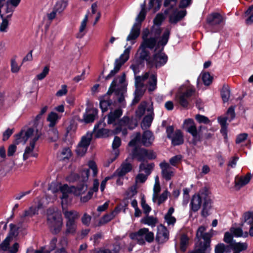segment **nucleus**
Segmentation results:
<instances>
[{
  "instance_id": "1",
  "label": "nucleus",
  "mask_w": 253,
  "mask_h": 253,
  "mask_svg": "<svg viewBox=\"0 0 253 253\" xmlns=\"http://www.w3.org/2000/svg\"><path fill=\"white\" fill-rule=\"evenodd\" d=\"M142 39V42L136 54L138 59L130 66L135 75L139 72V65L144 61H146L147 64L148 65V60L151 59L152 57L149 56V52L146 48L152 49L154 48L156 43L157 39L155 37L149 36V30L148 28L143 30Z\"/></svg>"
},
{
  "instance_id": "2",
  "label": "nucleus",
  "mask_w": 253,
  "mask_h": 253,
  "mask_svg": "<svg viewBox=\"0 0 253 253\" xmlns=\"http://www.w3.org/2000/svg\"><path fill=\"white\" fill-rule=\"evenodd\" d=\"M170 29L166 28L162 37L156 40V45L154 47V53L151 59L148 60V65L156 68L164 65L168 61V57L163 51L164 46L168 42Z\"/></svg>"
},
{
  "instance_id": "3",
  "label": "nucleus",
  "mask_w": 253,
  "mask_h": 253,
  "mask_svg": "<svg viewBox=\"0 0 253 253\" xmlns=\"http://www.w3.org/2000/svg\"><path fill=\"white\" fill-rule=\"evenodd\" d=\"M206 227L200 226L196 233V237L198 243L196 244L195 249L191 253H210L211 250L210 248L211 238L213 235V230L205 233Z\"/></svg>"
},
{
  "instance_id": "4",
  "label": "nucleus",
  "mask_w": 253,
  "mask_h": 253,
  "mask_svg": "<svg viewBox=\"0 0 253 253\" xmlns=\"http://www.w3.org/2000/svg\"><path fill=\"white\" fill-rule=\"evenodd\" d=\"M127 150L129 157L132 159H136L143 162L147 159H154L156 158V154L152 150H147L142 147L141 143H128Z\"/></svg>"
},
{
  "instance_id": "5",
  "label": "nucleus",
  "mask_w": 253,
  "mask_h": 253,
  "mask_svg": "<svg viewBox=\"0 0 253 253\" xmlns=\"http://www.w3.org/2000/svg\"><path fill=\"white\" fill-rule=\"evenodd\" d=\"M14 137L15 142H26L28 141L36 142L43 140L44 134L39 129L35 131L33 128L24 127L19 133L15 134Z\"/></svg>"
},
{
  "instance_id": "6",
  "label": "nucleus",
  "mask_w": 253,
  "mask_h": 253,
  "mask_svg": "<svg viewBox=\"0 0 253 253\" xmlns=\"http://www.w3.org/2000/svg\"><path fill=\"white\" fill-rule=\"evenodd\" d=\"M47 223L50 231L54 234L60 232L63 225V219L60 211L55 207L47 210Z\"/></svg>"
},
{
  "instance_id": "7",
  "label": "nucleus",
  "mask_w": 253,
  "mask_h": 253,
  "mask_svg": "<svg viewBox=\"0 0 253 253\" xmlns=\"http://www.w3.org/2000/svg\"><path fill=\"white\" fill-rule=\"evenodd\" d=\"M115 91L117 95L118 102L121 105L124 106L125 93H126V84L125 82V75L117 77L112 82L110 87L107 92L108 94H111Z\"/></svg>"
},
{
  "instance_id": "8",
  "label": "nucleus",
  "mask_w": 253,
  "mask_h": 253,
  "mask_svg": "<svg viewBox=\"0 0 253 253\" xmlns=\"http://www.w3.org/2000/svg\"><path fill=\"white\" fill-rule=\"evenodd\" d=\"M49 190L55 194L54 199L55 200L58 196L59 197L61 200V205L63 208L64 205H67L70 202L69 195L72 189H70V187L67 184L62 185L60 183L53 182L50 184Z\"/></svg>"
},
{
  "instance_id": "9",
  "label": "nucleus",
  "mask_w": 253,
  "mask_h": 253,
  "mask_svg": "<svg viewBox=\"0 0 253 253\" xmlns=\"http://www.w3.org/2000/svg\"><path fill=\"white\" fill-rule=\"evenodd\" d=\"M135 86L136 88L148 87L149 91L154 90L157 87V76L150 72H146L142 76H135Z\"/></svg>"
},
{
  "instance_id": "10",
  "label": "nucleus",
  "mask_w": 253,
  "mask_h": 253,
  "mask_svg": "<svg viewBox=\"0 0 253 253\" xmlns=\"http://www.w3.org/2000/svg\"><path fill=\"white\" fill-rule=\"evenodd\" d=\"M141 6V10L136 18V22L134 24L129 34L126 38V41L130 42L131 44L135 43V40L139 36L141 22L146 16L145 1Z\"/></svg>"
},
{
  "instance_id": "11",
  "label": "nucleus",
  "mask_w": 253,
  "mask_h": 253,
  "mask_svg": "<svg viewBox=\"0 0 253 253\" xmlns=\"http://www.w3.org/2000/svg\"><path fill=\"white\" fill-rule=\"evenodd\" d=\"M129 237L131 240L136 241L138 245L143 246L146 242L151 243L154 241V234L150 231L148 228L143 227L137 232L131 233Z\"/></svg>"
},
{
  "instance_id": "12",
  "label": "nucleus",
  "mask_w": 253,
  "mask_h": 253,
  "mask_svg": "<svg viewBox=\"0 0 253 253\" xmlns=\"http://www.w3.org/2000/svg\"><path fill=\"white\" fill-rule=\"evenodd\" d=\"M117 126L113 130V133L116 134L122 132L125 136L127 134V129H133L137 126V123L135 121L130 120L127 117H124L118 122Z\"/></svg>"
},
{
  "instance_id": "13",
  "label": "nucleus",
  "mask_w": 253,
  "mask_h": 253,
  "mask_svg": "<svg viewBox=\"0 0 253 253\" xmlns=\"http://www.w3.org/2000/svg\"><path fill=\"white\" fill-rule=\"evenodd\" d=\"M126 49L118 59L115 61V67L110 73L106 76V80L109 79L114 76L120 69L121 66L128 60L129 57V53L131 49V46H125Z\"/></svg>"
},
{
  "instance_id": "14",
  "label": "nucleus",
  "mask_w": 253,
  "mask_h": 253,
  "mask_svg": "<svg viewBox=\"0 0 253 253\" xmlns=\"http://www.w3.org/2000/svg\"><path fill=\"white\" fill-rule=\"evenodd\" d=\"M168 13V11L165 10L164 14L160 13L157 14L153 20L154 25L152 27L151 31H149V36L155 37L157 40H158L161 37L160 35L162 31L160 26L165 19L166 15Z\"/></svg>"
},
{
  "instance_id": "15",
  "label": "nucleus",
  "mask_w": 253,
  "mask_h": 253,
  "mask_svg": "<svg viewBox=\"0 0 253 253\" xmlns=\"http://www.w3.org/2000/svg\"><path fill=\"white\" fill-rule=\"evenodd\" d=\"M195 89L194 87H189L185 91H179L175 96V100L181 106L186 108L191 97L195 96Z\"/></svg>"
},
{
  "instance_id": "16",
  "label": "nucleus",
  "mask_w": 253,
  "mask_h": 253,
  "mask_svg": "<svg viewBox=\"0 0 253 253\" xmlns=\"http://www.w3.org/2000/svg\"><path fill=\"white\" fill-rule=\"evenodd\" d=\"M89 170V169H85L82 171V183L79 184L77 187L72 186L70 187L72 189L70 193L74 192L76 195H79L84 193L87 190V186L86 182L88 178Z\"/></svg>"
},
{
  "instance_id": "17",
  "label": "nucleus",
  "mask_w": 253,
  "mask_h": 253,
  "mask_svg": "<svg viewBox=\"0 0 253 253\" xmlns=\"http://www.w3.org/2000/svg\"><path fill=\"white\" fill-rule=\"evenodd\" d=\"M166 132L167 137L171 141V142H183V135L180 129L174 130L172 126L167 127Z\"/></svg>"
},
{
  "instance_id": "18",
  "label": "nucleus",
  "mask_w": 253,
  "mask_h": 253,
  "mask_svg": "<svg viewBox=\"0 0 253 253\" xmlns=\"http://www.w3.org/2000/svg\"><path fill=\"white\" fill-rule=\"evenodd\" d=\"M183 126L185 130L190 133L194 139H198L199 138V132L197 129L193 120L191 119L185 120L184 121Z\"/></svg>"
},
{
  "instance_id": "19",
  "label": "nucleus",
  "mask_w": 253,
  "mask_h": 253,
  "mask_svg": "<svg viewBox=\"0 0 253 253\" xmlns=\"http://www.w3.org/2000/svg\"><path fill=\"white\" fill-rule=\"evenodd\" d=\"M169 239V232L167 228L161 224L157 227L156 240L159 244H163Z\"/></svg>"
},
{
  "instance_id": "20",
  "label": "nucleus",
  "mask_w": 253,
  "mask_h": 253,
  "mask_svg": "<svg viewBox=\"0 0 253 253\" xmlns=\"http://www.w3.org/2000/svg\"><path fill=\"white\" fill-rule=\"evenodd\" d=\"M159 166L161 169L162 175L166 180H169L174 175V169L165 161L161 162Z\"/></svg>"
},
{
  "instance_id": "21",
  "label": "nucleus",
  "mask_w": 253,
  "mask_h": 253,
  "mask_svg": "<svg viewBox=\"0 0 253 253\" xmlns=\"http://www.w3.org/2000/svg\"><path fill=\"white\" fill-rule=\"evenodd\" d=\"M10 231L8 235L2 241L0 245V250L7 251L9 249V245L13 237L16 236L17 232L15 230V226L12 224H10Z\"/></svg>"
},
{
  "instance_id": "22",
  "label": "nucleus",
  "mask_w": 253,
  "mask_h": 253,
  "mask_svg": "<svg viewBox=\"0 0 253 253\" xmlns=\"http://www.w3.org/2000/svg\"><path fill=\"white\" fill-rule=\"evenodd\" d=\"M147 111L148 114L143 118L141 124L143 129H146L150 127L154 119V114L152 104L149 105Z\"/></svg>"
},
{
  "instance_id": "23",
  "label": "nucleus",
  "mask_w": 253,
  "mask_h": 253,
  "mask_svg": "<svg viewBox=\"0 0 253 253\" xmlns=\"http://www.w3.org/2000/svg\"><path fill=\"white\" fill-rule=\"evenodd\" d=\"M64 205L63 208V213L66 220V222H77L80 218V213L75 210H67L65 209Z\"/></svg>"
},
{
  "instance_id": "24",
  "label": "nucleus",
  "mask_w": 253,
  "mask_h": 253,
  "mask_svg": "<svg viewBox=\"0 0 253 253\" xmlns=\"http://www.w3.org/2000/svg\"><path fill=\"white\" fill-rule=\"evenodd\" d=\"M129 159L128 157L121 165L120 168L118 169L114 173V176L119 177L125 175L126 173L129 172L132 169V165L128 162Z\"/></svg>"
},
{
  "instance_id": "25",
  "label": "nucleus",
  "mask_w": 253,
  "mask_h": 253,
  "mask_svg": "<svg viewBox=\"0 0 253 253\" xmlns=\"http://www.w3.org/2000/svg\"><path fill=\"white\" fill-rule=\"evenodd\" d=\"M204 194H202L201 196L194 195L192 196L190 202V207L193 211H197L200 209L202 203V199L206 198L204 197Z\"/></svg>"
},
{
  "instance_id": "26",
  "label": "nucleus",
  "mask_w": 253,
  "mask_h": 253,
  "mask_svg": "<svg viewBox=\"0 0 253 253\" xmlns=\"http://www.w3.org/2000/svg\"><path fill=\"white\" fill-rule=\"evenodd\" d=\"M244 223H247L251 225L248 234L253 237V212H246L244 213L242 217V226Z\"/></svg>"
},
{
  "instance_id": "27",
  "label": "nucleus",
  "mask_w": 253,
  "mask_h": 253,
  "mask_svg": "<svg viewBox=\"0 0 253 253\" xmlns=\"http://www.w3.org/2000/svg\"><path fill=\"white\" fill-rule=\"evenodd\" d=\"M251 174L248 173L244 176H236L235 179V187L239 190L242 187L248 184L251 179Z\"/></svg>"
},
{
  "instance_id": "28",
  "label": "nucleus",
  "mask_w": 253,
  "mask_h": 253,
  "mask_svg": "<svg viewBox=\"0 0 253 253\" xmlns=\"http://www.w3.org/2000/svg\"><path fill=\"white\" fill-rule=\"evenodd\" d=\"M37 156L38 153L35 149V143H30L28 146L26 147L23 156L24 160H26L31 157H37Z\"/></svg>"
},
{
  "instance_id": "29",
  "label": "nucleus",
  "mask_w": 253,
  "mask_h": 253,
  "mask_svg": "<svg viewBox=\"0 0 253 253\" xmlns=\"http://www.w3.org/2000/svg\"><path fill=\"white\" fill-rule=\"evenodd\" d=\"M42 208V204L41 201H38L37 205L32 206L28 210L25 211L22 216L23 217H32L34 215L38 214L39 210Z\"/></svg>"
},
{
  "instance_id": "30",
  "label": "nucleus",
  "mask_w": 253,
  "mask_h": 253,
  "mask_svg": "<svg viewBox=\"0 0 253 253\" xmlns=\"http://www.w3.org/2000/svg\"><path fill=\"white\" fill-rule=\"evenodd\" d=\"M98 113L96 109L91 108L86 111L84 115L83 120L85 123H89L93 122Z\"/></svg>"
},
{
  "instance_id": "31",
  "label": "nucleus",
  "mask_w": 253,
  "mask_h": 253,
  "mask_svg": "<svg viewBox=\"0 0 253 253\" xmlns=\"http://www.w3.org/2000/svg\"><path fill=\"white\" fill-rule=\"evenodd\" d=\"M122 115V111L120 109H116L113 111L110 112L108 115V124L117 125L116 122Z\"/></svg>"
},
{
  "instance_id": "32",
  "label": "nucleus",
  "mask_w": 253,
  "mask_h": 253,
  "mask_svg": "<svg viewBox=\"0 0 253 253\" xmlns=\"http://www.w3.org/2000/svg\"><path fill=\"white\" fill-rule=\"evenodd\" d=\"M186 14L185 10H176L169 17V22L171 23H176L183 18Z\"/></svg>"
},
{
  "instance_id": "33",
  "label": "nucleus",
  "mask_w": 253,
  "mask_h": 253,
  "mask_svg": "<svg viewBox=\"0 0 253 253\" xmlns=\"http://www.w3.org/2000/svg\"><path fill=\"white\" fill-rule=\"evenodd\" d=\"M227 117L220 116L217 118L218 122L221 127L220 132L225 139L227 137Z\"/></svg>"
},
{
  "instance_id": "34",
  "label": "nucleus",
  "mask_w": 253,
  "mask_h": 253,
  "mask_svg": "<svg viewBox=\"0 0 253 253\" xmlns=\"http://www.w3.org/2000/svg\"><path fill=\"white\" fill-rule=\"evenodd\" d=\"M222 16L217 13H212L207 18V22L211 25L219 24L223 21Z\"/></svg>"
},
{
  "instance_id": "35",
  "label": "nucleus",
  "mask_w": 253,
  "mask_h": 253,
  "mask_svg": "<svg viewBox=\"0 0 253 253\" xmlns=\"http://www.w3.org/2000/svg\"><path fill=\"white\" fill-rule=\"evenodd\" d=\"M98 125H96L94 128V135L96 137H106L113 133V131H111L106 128L98 129Z\"/></svg>"
},
{
  "instance_id": "36",
  "label": "nucleus",
  "mask_w": 253,
  "mask_h": 253,
  "mask_svg": "<svg viewBox=\"0 0 253 253\" xmlns=\"http://www.w3.org/2000/svg\"><path fill=\"white\" fill-rule=\"evenodd\" d=\"M109 94L107 93L106 94L102 97L100 99V107L102 112H105L109 108H111L112 102L108 98Z\"/></svg>"
},
{
  "instance_id": "37",
  "label": "nucleus",
  "mask_w": 253,
  "mask_h": 253,
  "mask_svg": "<svg viewBox=\"0 0 253 253\" xmlns=\"http://www.w3.org/2000/svg\"><path fill=\"white\" fill-rule=\"evenodd\" d=\"M88 20V15L86 14L81 23L79 31L77 34L76 37L79 39L82 38L86 33V27Z\"/></svg>"
},
{
  "instance_id": "38",
  "label": "nucleus",
  "mask_w": 253,
  "mask_h": 253,
  "mask_svg": "<svg viewBox=\"0 0 253 253\" xmlns=\"http://www.w3.org/2000/svg\"><path fill=\"white\" fill-rule=\"evenodd\" d=\"M60 118L61 116L54 112H51L47 117V121L49 122V127H52L54 126Z\"/></svg>"
},
{
  "instance_id": "39",
  "label": "nucleus",
  "mask_w": 253,
  "mask_h": 253,
  "mask_svg": "<svg viewBox=\"0 0 253 253\" xmlns=\"http://www.w3.org/2000/svg\"><path fill=\"white\" fill-rule=\"evenodd\" d=\"M230 232L236 237L246 238L249 235L247 231L243 232L242 229L240 227H231L230 229Z\"/></svg>"
},
{
  "instance_id": "40",
  "label": "nucleus",
  "mask_w": 253,
  "mask_h": 253,
  "mask_svg": "<svg viewBox=\"0 0 253 253\" xmlns=\"http://www.w3.org/2000/svg\"><path fill=\"white\" fill-rule=\"evenodd\" d=\"M141 222L152 228H154L158 223V219L153 216L147 215L141 219Z\"/></svg>"
},
{
  "instance_id": "41",
  "label": "nucleus",
  "mask_w": 253,
  "mask_h": 253,
  "mask_svg": "<svg viewBox=\"0 0 253 253\" xmlns=\"http://www.w3.org/2000/svg\"><path fill=\"white\" fill-rule=\"evenodd\" d=\"M211 200L209 197H207L205 199L203 210L201 213L203 216L207 217L209 215V211L211 208Z\"/></svg>"
},
{
  "instance_id": "42",
  "label": "nucleus",
  "mask_w": 253,
  "mask_h": 253,
  "mask_svg": "<svg viewBox=\"0 0 253 253\" xmlns=\"http://www.w3.org/2000/svg\"><path fill=\"white\" fill-rule=\"evenodd\" d=\"M66 233L74 234L77 229V222H66Z\"/></svg>"
},
{
  "instance_id": "43",
  "label": "nucleus",
  "mask_w": 253,
  "mask_h": 253,
  "mask_svg": "<svg viewBox=\"0 0 253 253\" xmlns=\"http://www.w3.org/2000/svg\"><path fill=\"white\" fill-rule=\"evenodd\" d=\"M231 248L234 251H237L239 253L246 250L248 248V244L246 243H236L234 242L231 245Z\"/></svg>"
},
{
  "instance_id": "44",
  "label": "nucleus",
  "mask_w": 253,
  "mask_h": 253,
  "mask_svg": "<svg viewBox=\"0 0 253 253\" xmlns=\"http://www.w3.org/2000/svg\"><path fill=\"white\" fill-rule=\"evenodd\" d=\"M154 167L153 163L145 164L141 163L139 166V170L140 171H144L145 174L147 175H149Z\"/></svg>"
},
{
  "instance_id": "45",
  "label": "nucleus",
  "mask_w": 253,
  "mask_h": 253,
  "mask_svg": "<svg viewBox=\"0 0 253 253\" xmlns=\"http://www.w3.org/2000/svg\"><path fill=\"white\" fill-rule=\"evenodd\" d=\"M120 146L121 143H112L113 153L115 155V157L113 158H111L109 160H108L107 164H105L106 167H108L109 165L112 163L119 155L120 152L118 150V148L120 147Z\"/></svg>"
},
{
  "instance_id": "46",
  "label": "nucleus",
  "mask_w": 253,
  "mask_h": 253,
  "mask_svg": "<svg viewBox=\"0 0 253 253\" xmlns=\"http://www.w3.org/2000/svg\"><path fill=\"white\" fill-rule=\"evenodd\" d=\"M163 0H150L149 3V9H153L154 13L159 10L160 8Z\"/></svg>"
},
{
  "instance_id": "47",
  "label": "nucleus",
  "mask_w": 253,
  "mask_h": 253,
  "mask_svg": "<svg viewBox=\"0 0 253 253\" xmlns=\"http://www.w3.org/2000/svg\"><path fill=\"white\" fill-rule=\"evenodd\" d=\"M89 143H78L76 151L78 156H83L86 152Z\"/></svg>"
},
{
  "instance_id": "48",
  "label": "nucleus",
  "mask_w": 253,
  "mask_h": 253,
  "mask_svg": "<svg viewBox=\"0 0 253 253\" xmlns=\"http://www.w3.org/2000/svg\"><path fill=\"white\" fill-rule=\"evenodd\" d=\"M2 19V22L0 25V32H7L9 25V21L10 19L4 17V14L0 15Z\"/></svg>"
},
{
  "instance_id": "49",
  "label": "nucleus",
  "mask_w": 253,
  "mask_h": 253,
  "mask_svg": "<svg viewBox=\"0 0 253 253\" xmlns=\"http://www.w3.org/2000/svg\"><path fill=\"white\" fill-rule=\"evenodd\" d=\"M230 94V92L228 86L224 85L221 90V96L224 102H226L229 100Z\"/></svg>"
},
{
  "instance_id": "50",
  "label": "nucleus",
  "mask_w": 253,
  "mask_h": 253,
  "mask_svg": "<svg viewBox=\"0 0 253 253\" xmlns=\"http://www.w3.org/2000/svg\"><path fill=\"white\" fill-rule=\"evenodd\" d=\"M245 15L248 17L246 20V23L249 25L253 23V5L250 6L245 12Z\"/></svg>"
},
{
  "instance_id": "51",
  "label": "nucleus",
  "mask_w": 253,
  "mask_h": 253,
  "mask_svg": "<svg viewBox=\"0 0 253 253\" xmlns=\"http://www.w3.org/2000/svg\"><path fill=\"white\" fill-rule=\"evenodd\" d=\"M154 140L152 132L149 130L145 131L142 135V142H151Z\"/></svg>"
},
{
  "instance_id": "52",
  "label": "nucleus",
  "mask_w": 253,
  "mask_h": 253,
  "mask_svg": "<svg viewBox=\"0 0 253 253\" xmlns=\"http://www.w3.org/2000/svg\"><path fill=\"white\" fill-rule=\"evenodd\" d=\"M66 6H67V3L64 0H58L56 2V3L54 7V9L58 13H60L62 12L64 10V9L66 7Z\"/></svg>"
},
{
  "instance_id": "53",
  "label": "nucleus",
  "mask_w": 253,
  "mask_h": 253,
  "mask_svg": "<svg viewBox=\"0 0 253 253\" xmlns=\"http://www.w3.org/2000/svg\"><path fill=\"white\" fill-rule=\"evenodd\" d=\"M147 104L145 102H142L139 105L137 110L136 112L137 116L141 117L144 114L146 109H147Z\"/></svg>"
},
{
  "instance_id": "54",
  "label": "nucleus",
  "mask_w": 253,
  "mask_h": 253,
  "mask_svg": "<svg viewBox=\"0 0 253 253\" xmlns=\"http://www.w3.org/2000/svg\"><path fill=\"white\" fill-rule=\"evenodd\" d=\"M202 80L205 85H209L212 82V78L209 73H204L202 75Z\"/></svg>"
},
{
  "instance_id": "55",
  "label": "nucleus",
  "mask_w": 253,
  "mask_h": 253,
  "mask_svg": "<svg viewBox=\"0 0 253 253\" xmlns=\"http://www.w3.org/2000/svg\"><path fill=\"white\" fill-rule=\"evenodd\" d=\"M245 141H251V140L249 138L248 134L246 133H242L237 136L236 142H242Z\"/></svg>"
},
{
  "instance_id": "56",
  "label": "nucleus",
  "mask_w": 253,
  "mask_h": 253,
  "mask_svg": "<svg viewBox=\"0 0 253 253\" xmlns=\"http://www.w3.org/2000/svg\"><path fill=\"white\" fill-rule=\"evenodd\" d=\"M81 175H82V172L81 173ZM82 175H81V177H79L77 174L75 173H71L66 177V179L67 181L70 182H73L77 180H82Z\"/></svg>"
},
{
  "instance_id": "57",
  "label": "nucleus",
  "mask_w": 253,
  "mask_h": 253,
  "mask_svg": "<svg viewBox=\"0 0 253 253\" xmlns=\"http://www.w3.org/2000/svg\"><path fill=\"white\" fill-rule=\"evenodd\" d=\"M161 190V187L160 184H154L153 187V201L156 202L159 192Z\"/></svg>"
},
{
  "instance_id": "58",
  "label": "nucleus",
  "mask_w": 253,
  "mask_h": 253,
  "mask_svg": "<svg viewBox=\"0 0 253 253\" xmlns=\"http://www.w3.org/2000/svg\"><path fill=\"white\" fill-rule=\"evenodd\" d=\"M227 246H225L223 243H220L217 244L215 248V253H224V252H227L226 249Z\"/></svg>"
},
{
  "instance_id": "59",
  "label": "nucleus",
  "mask_w": 253,
  "mask_h": 253,
  "mask_svg": "<svg viewBox=\"0 0 253 253\" xmlns=\"http://www.w3.org/2000/svg\"><path fill=\"white\" fill-rule=\"evenodd\" d=\"M21 66H19L17 63L15 59H12L11 60V71L13 73H18L20 69Z\"/></svg>"
},
{
  "instance_id": "60",
  "label": "nucleus",
  "mask_w": 253,
  "mask_h": 253,
  "mask_svg": "<svg viewBox=\"0 0 253 253\" xmlns=\"http://www.w3.org/2000/svg\"><path fill=\"white\" fill-rule=\"evenodd\" d=\"M168 191L165 190L160 196H158L157 201L158 205H160L164 202H165L168 198Z\"/></svg>"
},
{
  "instance_id": "61",
  "label": "nucleus",
  "mask_w": 253,
  "mask_h": 253,
  "mask_svg": "<svg viewBox=\"0 0 253 253\" xmlns=\"http://www.w3.org/2000/svg\"><path fill=\"white\" fill-rule=\"evenodd\" d=\"M115 217L114 215L111 213L107 214L103 216L102 218L101 219L99 223L100 224H105L106 223L110 221H111L112 219H113Z\"/></svg>"
},
{
  "instance_id": "62",
  "label": "nucleus",
  "mask_w": 253,
  "mask_h": 253,
  "mask_svg": "<svg viewBox=\"0 0 253 253\" xmlns=\"http://www.w3.org/2000/svg\"><path fill=\"white\" fill-rule=\"evenodd\" d=\"M31 192V190H28L27 191H21L16 194H15L13 196V198L16 200H20L23 198L25 196L29 194Z\"/></svg>"
},
{
  "instance_id": "63",
  "label": "nucleus",
  "mask_w": 253,
  "mask_h": 253,
  "mask_svg": "<svg viewBox=\"0 0 253 253\" xmlns=\"http://www.w3.org/2000/svg\"><path fill=\"white\" fill-rule=\"evenodd\" d=\"M49 68L47 66H45L42 73L37 75V78L39 80L43 79L48 74Z\"/></svg>"
},
{
  "instance_id": "64",
  "label": "nucleus",
  "mask_w": 253,
  "mask_h": 253,
  "mask_svg": "<svg viewBox=\"0 0 253 253\" xmlns=\"http://www.w3.org/2000/svg\"><path fill=\"white\" fill-rule=\"evenodd\" d=\"M92 253H117L115 250H110L104 248H101L92 251Z\"/></svg>"
}]
</instances>
